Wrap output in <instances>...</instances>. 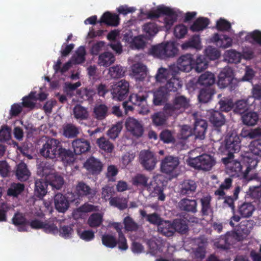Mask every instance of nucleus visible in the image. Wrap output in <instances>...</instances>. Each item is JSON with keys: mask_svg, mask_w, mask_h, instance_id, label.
I'll use <instances>...</instances> for the list:
<instances>
[{"mask_svg": "<svg viewBox=\"0 0 261 261\" xmlns=\"http://www.w3.org/2000/svg\"><path fill=\"white\" fill-rule=\"evenodd\" d=\"M96 193V188L91 187L82 180L77 181L73 188V191L68 192V198L71 202H75V204L77 205L84 198H87L90 201L93 199Z\"/></svg>", "mask_w": 261, "mask_h": 261, "instance_id": "nucleus-1", "label": "nucleus"}, {"mask_svg": "<svg viewBox=\"0 0 261 261\" xmlns=\"http://www.w3.org/2000/svg\"><path fill=\"white\" fill-rule=\"evenodd\" d=\"M233 155L230 154L226 158L222 159V161L225 165L226 172L231 177H239L242 176L243 177L247 180H250L257 178V175L249 178L248 174L251 170L250 167H247L245 171H242V166L241 163L237 160L233 159Z\"/></svg>", "mask_w": 261, "mask_h": 261, "instance_id": "nucleus-2", "label": "nucleus"}, {"mask_svg": "<svg viewBox=\"0 0 261 261\" xmlns=\"http://www.w3.org/2000/svg\"><path fill=\"white\" fill-rule=\"evenodd\" d=\"M189 106V100L184 95H177L172 103H166L164 107V112L168 116L176 117L184 112Z\"/></svg>", "mask_w": 261, "mask_h": 261, "instance_id": "nucleus-3", "label": "nucleus"}, {"mask_svg": "<svg viewBox=\"0 0 261 261\" xmlns=\"http://www.w3.org/2000/svg\"><path fill=\"white\" fill-rule=\"evenodd\" d=\"M198 83L205 87L201 89L198 95L200 102L206 103L212 97V73L206 72L198 78Z\"/></svg>", "mask_w": 261, "mask_h": 261, "instance_id": "nucleus-4", "label": "nucleus"}, {"mask_svg": "<svg viewBox=\"0 0 261 261\" xmlns=\"http://www.w3.org/2000/svg\"><path fill=\"white\" fill-rule=\"evenodd\" d=\"M177 49L173 43H161L153 46L150 49V54L161 59L174 57L177 53Z\"/></svg>", "mask_w": 261, "mask_h": 261, "instance_id": "nucleus-5", "label": "nucleus"}, {"mask_svg": "<svg viewBox=\"0 0 261 261\" xmlns=\"http://www.w3.org/2000/svg\"><path fill=\"white\" fill-rule=\"evenodd\" d=\"M61 143L57 139L51 138L47 140L40 150V154L51 159L57 157Z\"/></svg>", "mask_w": 261, "mask_h": 261, "instance_id": "nucleus-6", "label": "nucleus"}, {"mask_svg": "<svg viewBox=\"0 0 261 261\" xmlns=\"http://www.w3.org/2000/svg\"><path fill=\"white\" fill-rule=\"evenodd\" d=\"M189 164L195 169L209 170L212 167V157L204 153L195 158H190Z\"/></svg>", "mask_w": 261, "mask_h": 261, "instance_id": "nucleus-7", "label": "nucleus"}, {"mask_svg": "<svg viewBox=\"0 0 261 261\" xmlns=\"http://www.w3.org/2000/svg\"><path fill=\"white\" fill-rule=\"evenodd\" d=\"M129 92V83L125 80H121L114 85L111 90L113 98L122 101L125 99Z\"/></svg>", "mask_w": 261, "mask_h": 261, "instance_id": "nucleus-8", "label": "nucleus"}, {"mask_svg": "<svg viewBox=\"0 0 261 261\" xmlns=\"http://www.w3.org/2000/svg\"><path fill=\"white\" fill-rule=\"evenodd\" d=\"M179 161L177 157L168 156L162 160L161 164V170L163 173L176 176V170L179 165Z\"/></svg>", "mask_w": 261, "mask_h": 261, "instance_id": "nucleus-9", "label": "nucleus"}, {"mask_svg": "<svg viewBox=\"0 0 261 261\" xmlns=\"http://www.w3.org/2000/svg\"><path fill=\"white\" fill-rule=\"evenodd\" d=\"M139 161L142 166L147 170H153L157 163V160L153 152L148 150L140 152Z\"/></svg>", "mask_w": 261, "mask_h": 261, "instance_id": "nucleus-10", "label": "nucleus"}, {"mask_svg": "<svg viewBox=\"0 0 261 261\" xmlns=\"http://www.w3.org/2000/svg\"><path fill=\"white\" fill-rule=\"evenodd\" d=\"M125 127L127 130L133 137L139 138L142 136L144 133L143 125L138 120L129 117L125 122Z\"/></svg>", "mask_w": 261, "mask_h": 261, "instance_id": "nucleus-11", "label": "nucleus"}, {"mask_svg": "<svg viewBox=\"0 0 261 261\" xmlns=\"http://www.w3.org/2000/svg\"><path fill=\"white\" fill-rule=\"evenodd\" d=\"M197 187V184L194 180L185 179L179 186V193L180 196L192 197L196 192Z\"/></svg>", "mask_w": 261, "mask_h": 261, "instance_id": "nucleus-12", "label": "nucleus"}, {"mask_svg": "<svg viewBox=\"0 0 261 261\" xmlns=\"http://www.w3.org/2000/svg\"><path fill=\"white\" fill-rule=\"evenodd\" d=\"M54 204L56 210L59 213H64L69 207V203L71 202L68 198V193L67 197L61 193L56 194L54 196Z\"/></svg>", "mask_w": 261, "mask_h": 261, "instance_id": "nucleus-13", "label": "nucleus"}, {"mask_svg": "<svg viewBox=\"0 0 261 261\" xmlns=\"http://www.w3.org/2000/svg\"><path fill=\"white\" fill-rule=\"evenodd\" d=\"M84 167L89 173L93 175H97L101 172L103 164L99 159L91 156L85 162Z\"/></svg>", "mask_w": 261, "mask_h": 261, "instance_id": "nucleus-14", "label": "nucleus"}, {"mask_svg": "<svg viewBox=\"0 0 261 261\" xmlns=\"http://www.w3.org/2000/svg\"><path fill=\"white\" fill-rule=\"evenodd\" d=\"M196 242L197 247L193 249V258L196 261H201L205 257L207 242L206 239L203 237L197 239Z\"/></svg>", "mask_w": 261, "mask_h": 261, "instance_id": "nucleus-15", "label": "nucleus"}, {"mask_svg": "<svg viewBox=\"0 0 261 261\" xmlns=\"http://www.w3.org/2000/svg\"><path fill=\"white\" fill-rule=\"evenodd\" d=\"M72 146L75 154L80 155L89 152L91 149L90 142L84 138H78L72 142Z\"/></svg>", "mask_w": 261, "mask_h": 261, "instance_id": "nucleus-16", "label": "nucleus"}, {"mask_svg": "<svg viewBox=\"0 0 261 261\" xmlns=\"http://www.w3.org/2000/svg\"><path fill=\"white\" fill-rule=\"evenodd\" d=\"M191 54H186L180 56L177 61V68L178 70L189 72L193 68V58Z\"/></svg>", "mask_w": 261, "mask_h": 261, "instance_id": "nucleus-17", "label": "nucleus"}, {"mask_svg": "<svg viewBox=\"0 0 261 261\" xmlns=\"http://www.w3.org/2000/svg\"><path fill=\"white\" fill-rule=\"evenodd\" d=\"M207 127V124L205 120L196 119L195 121L193 129L195 139L200 140L204 139Z\"/></svg>", "mask_w": 261, "mask_h": 261, "instance_id": "nucleus-18", "label": "nucleus"}, {"mask_svg": "<svg viewBox=\"0 0 261 261\" xmlns=\"http://www.w3.org/2000/svg\"><path fill=\"white\" fill-rule=\"evenodd\" d=\"M240 142V138L237 135H231L226 140V148L229 152L228 155H233V153L239 151L241 148Z\"/></svg>", "mask_w": 261, "mask_h": 261, "instance_id": "nucleus-19", "label": "nucleus"}, {"mask_svg": "<svg viewBox=\"0 0 261 261\" xmlns=\"http://www.w3.org/2000/svg\"><path fill=\"white\" fill-rule=\"evenodd\" d=\"M234 236V233L227 232L225 235L221 236L218 240H216L214 244L217 248L227 249L229 246L233 244Z\"/></svg>", "mask_w": 261, "mask_h": 261, "instance_id": "nucleus-20", "label": "nucleus"}, {"mask_svg": "<svg viewBox=\"0 0 261 261\" xmlns=\"http://www.w3.org/2000/svg\"><path fill=\"white\" fill-rule=\"evenodd\" d=\"M169 94L162 86L153 92V102L155 106H162L168 100Z\"/></svg>", "mask_w": 261, "mask_h": 261, "instance_id": "nucleus-21", "label": "nucleus"}, {"mask_svg": "<svg viewBox=\"0 0 261 261\" xmlns=\"http://www.w3.org/2000/svg\"><path fill=\"white\" fill-rule=\"evenodd\" d=\"M100 23H105L107 25L117 27L119 24L120 18L118 14L106 12L103 14L99 21Z\"/></svg>", "mask_w": 261, "mask_h": 261, "instance_id": "nucleus-22", "label": "nucleus"}, {"mask_svg": "<svg viewBox=\"0 0 261 261\" xmlns=\"http://www.w3.org/2000/svg\"><path fill=\"white\" fill-rule=\"evenodd\" d=\"M109 115V108L103 103L96 104L93 108V116L97 120L102 121Z\"/></svg>", "mask_w": 261, "mask_h": 261, "instance_id": "nucleus-23", "label": "nucleus"}, {"mask_svg": "<svg viewBox=\"0 0 261 261\" xmlns=\"http://www.w3.org/2000/svg\"><path fill=\"white\" fill-rule=\"evenodd\" d=\"M172 77L170 78L165 84L164 86H162L165 88V90L170 92H177L182 87V82L178 78L175 77V74L171 73Z\"/></svg>", "mask_w": 261, "mask_h": 261, "instance_id": "nucleus-24", "label": "nucleus"}, {"mask_svg": "<svg viewBox=\"0 0 261 261\" xmlns=\"http://www.w3.org/2000/svg\"><path fill=\"white\" fill-rule=\"evenodd\" d=\"M12 220L14 225L19 226L18 228L19 231H27L28 230L27 226L28 225L29 221L27 220L22 214L16 213Z\"/></svg>", "mask_w": 261, "mask_h": 261, "instance_id": "nucleus-25", "label": "nucleus"}, {"mask_svg": "<svg viewBox=\"0 0 261 261\" xmlns=\"http://www.w3.org/2000/svg\"><path fill=\"white\" fill-rule=\"evenodd\" d=\"M147 244L149 249L150 253L154 255L158 252H162L165 246V242L163 240L154 239L147 241Z\"/></svg>", "mask_w": 261, "mask_h": 261, "instance_id": "nucleus-26", "label": "nucleus"}, {"mask_svg": "<svg viewBox=\"0 0 261 261\" xmlns=\"http://www.w3.org/2000/svg\"><path fill=\"white\" fill-rule=\"evenodd\" d=\"M75 153L70 149H66L62 147V144L58 154V158L67 164L73 163L75 161Z\"/></svg>", "mask_w": 261, "mask_h": 261, "instance_id": "nucleus-27", "label": "nucleus"}, {"mask_svg": "<svg viewBox=\"0 0 261 261\" xmlns=\"http://www.w3.org/2000/svg\"><path fill=\"white\" fill-rule=\"evenodd\" d=\"M254 100L253 97H248L246 99L238 100L235 104L234 111L239 114H242L252 106Z\"/></svg>", "mask_w": 261, "mask_h": 261, "instance_id": "nucleus-28", "label": "nucleus"}, {"mask_svg": "<svg viewBox=\"0 0 261 261\" xmlns=\"http://www.w3.org/2000/svg\"><path fill=\"white\" fill-rule=\"evenodd\" d=\"M115 57L111 52L105 51L98 56L97 63L100 66L109 67L115 61Z\"/></svg>", "mask_w": 261, "mask_h": 261, "instance_id": "nucleus-29", "label": "nucleus"}, {"mask_svg": "<svg viewBox=\"0 0 261 261\" xmlns=\"http://www.w3.org/2000/svg\"><path fill=\"white\" fill-rule=\"evenodd\" d=\"M179 207L182 211L195 213L197 212V202L195 200L183 198L179 202Z\"/></svg>", "mask_w": 261, "mask_h": 261, "instance_id": "nucleus-30", "label": "nucleus"}, {"mask_svg": "<svg viewBox=\"0 0 261 261\" xmlns=\"http://www.w3.org/2000/svg\"><path fill=\"white\" fill-rule=\"evenodd\" d=\"M232 42L231 38L225 35L217 34L213 36V43L218 47H229L231 46Z\"/></svg>", "mask_w": 261, "mask_h": 261, "instance_id": "nucleus-31", "label": "nucleus"}, {"mask_svg": "<svg viewBox=\"0 0 261 261\" xmlns=\"http://www.w3.org/2000/svg\"><path fill=\"white\" fill-rule=\"evenodd\" d=\"M31 175L28 166L24 162H20L17 166L16 175L20 181H26Z\"/></svg>", "mask_w": 261, "mask_h": 261, "instance_id": "nucleus-32", "label": "nucleus"}, {"mask_svg": "<svg viewBox=\"0 0 261 261\" xmlns=\"http://www.w3.org/2000/svg\"><path fill=\"white\" fill-rule=\"evenodd\" d=\"M208 60L205 56L199 55L195 60H193V68L195 71L200 73L205 70L208 66Z\"/></svg>", "mask_w": 261, "mask_h": 261, "instance_id": "nucleus-33", "label": "nucleus"}, {"mask_svg": "<svg viewBox=\"0 0 261 261\" xmlns=\"http://www.w3.org/2000/svg\"><path fill=\"white\" fill-rule=\"evenodd\" d=\"M182 48L187 49L189 48H194L196 50H200L202 48L200 36L199 35H194L192 36L189 40L185 42L181 45Z\"/></svg>", "mask_w": 261, "mask_h": 261, "instance_id": "nucleus-34", "label": "nucleus"}, {"mask_svg": "<svg viewBox=\"0 0 261 261\" xmlns=\"http://www.w3.org/2000/svg\"><path fill=\"white\" fill-rule=\"evenodd\" d=\"M63 134L68 139L76 137L80 133L79 128L72 123H67L63 127Z\"/></svg>", "mask_w": 261, "mask_h": 261, "instance_id": "nucleus-35", "label": "nucleus"}, {"mask_svg": "<svg viewBox=\"0 0 261 261\" xmlns=\"http://www.w3.org/2000/svg\"><path fill=\"white\" fill-rule=\"evenodd\" d=\"M158 229L161 233L168 237L173 236L174 233L173 223L168 220H163Z\"/></svg>", "mask_w": 261, "mask_h": 261, "instance_id": "nucleus-36", "label": "nucleus"}, {"mask_svg": "<svg viewBox=\"0 0 261 261\" xmlns=\"http://www.w3.org/2000/svg\"><path fill=\"white\" fill-rule=\"evenodd\" d=\"M169 116L163 111L154 113L151 116L152 123L156 126H163L166 123Z\"/></svg>", "mask_w": 261, "mask_h": 261, "instance_id": "nucleus-37", "label": "nucleus"}, {"mask_svg": "<svg viewBox=\"0 0 261 261\" xmlns=\"http://www.w3.org/2000/svg\"><path fill=\"white\" fill-rule=\"evenodd\" d=\"M255 208L250 202H244L239 206L238 213L243 218H248L252 216Z\"/></svg>", "mask_w": 261, "mask_h": 261, "instance_id": "nucleus-38", "label": "nucleus"}, {"mask_svg": "<svg viewBox=\"0 0 261 261\" xmlns=\"http://www.w3.org/2000/svg\"><path fill=\"white\" fill-rule=\"evenodd\" d=\"M47 185L42 179H37L35 183V194L36 196L41 198L47 193Z\"/></svg>", "mask_w": 261, "mask_h": 261, "instance_id": "nucleus-39", "label": "nucleus"}, {"mask_svg": "<svg viewBox=\"0 0 261 261\" xmlns=\"http://www.w3.org/2000/svg\"><path fill=\"white\" fill-rule=\"evenodd\" d=\"M210 22L209 19L207 18L199 17L190 27V30L193 32L202 31L207 27Z\"/></svg>", "mask_w": 261, "mask_h": 261, "instance_id": "nucleus-40", "label": "nucleus"}, {"mask_svg": "<svg viewBox=\"0 0 261 261\" xmlns=\"http://www.w3.org/2000/svg\"><path fill=\"white\" fill-rule=\"evenodd\" d=\"M216 196L217 197V200L222 204L223 207H229L234 212L235 210L234 201L236 200L232 196H226L225 194L223 196Z\"/></svg>", "mask_w": 261, "mask_h": 261, "instance_id": "nucleus-41", "label": "nucleus"}, {"mask_svg": "<svg viewBox=\"0 0 261 261\" xmlns=\"http://www.w3.org/2000/svg\"><path fill=\"white\" fill-rule=\"evenodd\" d=\"M243 123L248 126L255 125L258 120V115L254 112H249L242 116Z\"/></svg>", "mask_w": 261, "mask_h": 261, "instance_id": "nucleus-42", "label": "nucleus"}, {"mask_svg": "<svg viewBox=\"0 0 261 261\" xmlns=\"http://www.w3.org/2000/svg\"><path fill=\"white\" fill-rule=\"evenodd\" d=\"M160 141L165 144L174 143L175 139L174 132L168 129H164L161 131L159 135Z\"/></svg>", "mask_w": 261, "mask_h": 261, "instance_id": "nucleus-43", "label": "nucleus"}, {"mask_svg": "<svg viewBox=\"0 0 261 261\" xmlns=\"http://www.w3.org/2000/svg\"><path fill=\"white\" fill-rule=\"evenodd\" d=\"M73 113L74 118L77 120H86L89 117L87 109L80 105H76L74 107Z\"/></svg>", "mask_w": 261, "mask_h": 261, "instance_id": "nucleus-44", "label": "nucleus"}, {"mask_svg": "<svg viewBox=\"0 0 261 261\" xmlns=\"http://www.w3.org/2000/svg\"><path fill=\"white\" fill-rule=\"evenodd\" d=\"M102 244L110 248H114L117 245V239L115 234L105 233L101 237Z\"/></svg>", "mask_w": 261, "mask_h": 261, "instance_id": "nucleus-45", "label": "nucleus"}, {"mask_svg": "<svg viewBox=\"0 0 261 261\" xmlns=\"http://www.w3.org/2000/svg\"><path fill=\"white\" fill-rule=\"evenodd\" d=\"M103 221V216L99 213L91 214L88 219L87 224L92 228H97L101 225Z\"/></svg>", "mask_w": 261, "mask_h": 261, "instance_id": "nucleus-46", "label": "nucleus"}, {"mask_svg": "<svg viewBox=\"0 0 261 261\" xmlns=\"http://www.w3.org/2000/svg\"><path fill=\"white\" fill-rule=\"evenodd\" d=\"M132 71L137 79L143 80L147 75L146 66L141 63L134 64L132 67Z\"/></svg>", "mask_w": 261, "mask_h": 261, "instance_id": "nucleus-47", "label": "nucleus"}, {"mask_svg": "<svg viewBox=\"0 0 261 261\" xmlns=\"http://www.w3.org/2000/svg\"><path fill=\"white\" fill-rule=\"evenodd\" d=\"M127 200L123 197H113L109 198L110 204L120 210H123L127 207Z\"/></svg>", "mask_w": 261, "mask_h": 261, "instance_id": "nucleus-48", "label": "nucleus"}, {"mask_svg": "<svg viewBox=\"0 0 261 261\" xmlns=\"http://www.w3.org/2000/svg\"><path fill=\"white\" fill-rule=\"evenodd\" d=\"M225 59L229 63H239L242 58V54L234 49L227 50L225 52Z\"/></svg>", "mask_w": 261, "mask_h": 261, "instance_id": "nucleus-49", "label": "nucleus"}, {"mask_svg": "<svg viewBox=\"0 0 261 261\" xmlns=\"http://www.w3.org/2000/svg\"><path fill=\"white\" fill-rule=\"evenodd\" d=\"M24 190V185L21 183H13L7 190V195L9 196L17 197Z\"/></svg>", "mask_w": 261, "mask_h": 261, "instance_id": "nucleus-50", "label": "nucleus"}, {"mask_svg": "<svg viewBox=\"0 0 261 261\" xmlns=\"http://www.w3.org/2000/svg\"><path fill=\"white\" fill-rule=\"evenodd\" d=\"M172 223L174 233L177 231L182 234H185L188 231V226L186 221L181 219H176Z\"/></svg>", "mask_w": 261, "mask_h": 261, "instance_id": "nucleus-51", "label": "nucleus"}, {"mask_svg": "<svg viewBox=\"0 0 261 261\" xmlns=\"http://www.w3.org/2000/svg\"><path fill=\"white\" fill-rule=\"evenodd\" d=\"M96 144L101 149L107 153H111L114 149L113 144L103 137L97 139Z\"/></svg>", "mask_w": 261, "mask_h": 261, "instance_id": "nucleus-52", "label": "nucleus"}, {"mask_svg": "<svg viewBox=\"0 0 261 261\" xmlns=\"http://www.w3.org/2000/svg\"><path fill=\"white\" fill-rule=\"evenodd\" d=\"M170 13V8L164 6H159L155 10L148 12L147 14V18L149 19L158 18L162 14H169Z\"/></svg>", "mask_w": 261, "mask_h": 261, "instance_id": "nucleus-53", "label": "nucleus"}, {"mask_svg": "<svg viewBox=\"0 0 261 261\" xmlns=\"http://www.w3.org/2000/svg\"><path fill=\"white\" fill-rule=\"evenodd\" d=\"M52 169L53 166L50 163L46 161H42L38 165L37 173L42 177L46 176L50 174Z\"/></svg>", "mask_w": 261, "mask_h": 261, "instance_id": "nucleus-54", "label": "nucleus"}, {"mask_svg": "<svg viewBox=\"0 0 261 261\" xmlns=\"http://www.w3.org/2000/svg\"><path fill=\"white\" fill-rule=\"evenodd\" d=\"M248 222H242L236 232H233L235 234L234 239L236 238L238 240H241L245 238L250 233V230L247 227ZM232 233V232H231Z\"/></svg>", "mask_w": 261, "mask_h": 261, "instance_id": "nucleus-55", "label": "nucleus"}, {"mask_svg": "<svg viewBox=\"0 0 261 261\" xmlns=\"http://www.w3.org/2000/svg\"><path fill=\"white\" fill-rule=\"evenodd\" d=\"M147 97V96L145 95L132 94L129 97V101L134 105L144 107L146 105Z\"/></svg>", "mask_w": 261, "mask_h": 261, "instance_id": "nucleus-56", "label": "nucleus"}, {"mask_svg": "<svg viewBox=\"0 0 261 261\" xmlns=\"http://www.w3.org/2000/svg\"><path fill=\"white\" fill-rule=\"evenodd\" d=\"M172 67L170 66V69H167L163 67L160 68L155 75L156 81L160 83H164L169 77L170 74H171V69Z\"/></svg>", "mask_w": 261, "mask_h": 261, "instance_id": "nucleus-57", "label": "nucleus"}, {"mask_svg": "<svg viewBox=\"0 0 261 261\" xmlns=\"http://www.w3.org/2000/svg\"><path fill=\"white\" fill-rule=\"evenodd\" d=\"M148 177L142 174H137L133 178V184L136 186H140L144 188H149L148 184Z\"/></svg>", "mask_w": 261, "mask_h": 261, "instance_id": "nucleus-58", "label": "nucleus"}, {"mask_svg": "<svg viewBox=\"0 0 261 261\" xmlns=\"http://www.w3.org/2000/svg\"><path fill=\"white\" fill-rule=\"evenodd\" d=\"M143 30L150 37L155 36L159 31L157 24L153 22H149L145 23L143 25Z\"/></svg>", "mask_w": 261, "mask_h": 261, "instance_id": "nucleus-59", "label": "nucleus"}, {"mask_svg": "<svg viewBox=\"0 0 261 261\" xmlns=\"http://www.w3.org/2000/svg\"><path fill=\"white\" fill-rule=\"evenodd\" d=\"M171 13L169 14H164L166 17L164 18L165 27L167 30L170 29L174 23L177 20V15L176 12L170 8Z\"/></svg>", "mask_w": 261, "mask_h": 261, "instance_id": "nucleus-60", "label": "nucleus"}, {"mask_svg": "<svg viewBox=\"0 0 261 261\" xmlns=\"http://www.w3.org/2000/svg\"><path fill=\"white\" fill-rule=\"evenodd\" d=\"M86 50L83 46H80L73 56V61L75 64H82L85 61Z\"/></svg>", "mask_w": 261, "mask_h": 261, "instance_id": "nucleus-61", "label": "nucleus"}, {"mask_svg": "<svg viewBox=\"0 0 261 261\" xmlns=\"http://www.w3.org/2000/svg\"><path fill=\"white\" fill-rule=\"evenodd\" d=\"M123 224L125 230L127 231H136L139 228V225L130 216L124 218Z\"/></svg>", "mask_w": 261, "mask_h": 261, "instance_id": "nucleus-62", "label": "nucleus"}, {"mask_svg": "<svg viewBox=\"0 0 261 261\" xmlns=\"http://www.w3.org/2000/svg\"><path fill=\"white\" fill-rule=\"evenodd\" d=\"M245 40L251 43H257L261 44V32L255 30L248 33L245 37Z\"/></svg>", "mask_w": 261, "mask_h": 261, "instance_id": "nucleus-63", "label": "nucleus"}, {"mask_svg": "<svg viewBox=\"0 0 261 261\" xmlns=\"http://www.w3.org/2000/svg\"><path fill=\"white\" fill-rule=\"evenodd\" d=\"M249 148L253 154L261 156V139L252 141L249 145Z\"/></svg>", "mask_w": 261, "mask_h": 261, "instance_id": "nucleus-64", "label": "nucleus"}]
</instances>
